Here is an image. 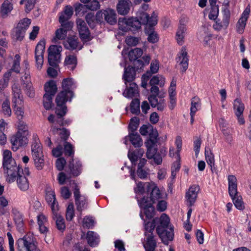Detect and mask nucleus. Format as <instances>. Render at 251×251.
<instances>
[{"instance_id":"nucleus-1","label":"nucleus","mask_w":251,"mask_h":251,"mask_svg":"<svg viewBox=\"0 0 251 251\" xmlns=\"http://www.w3.org/2000/svg\"><path fill=\"white\" fill-rule=\"evenodd\" d=\"M170 223L169 217L166 214H162L160 218H155L151 222H145V243L144 247L145 251H155L157 246L156 241L153 234L156 226V232L163 243L168 245L169 241L174 237V232L172 228L167 230Z\"/></svg>"},{"instance_id":"nucleus-2","label":"nucleus","mask_w":251,"mask_h":251,"mask_svg":"<svg viewBox=\"0 0 251 251\" xmlns=\"http://www.w3.org/2000/svg\"><path fill=\"white\" fill-rule=\"evenodd\" d=\"M2 167L6 181L9 183L14 182L17 177L23 174V169L16 163L12 157L11 152L7 150L3 151Z\"/></svg>"},{"instance_id":"nucleus-3","label":"nucleus","mask_w":251,"mask_h":251,"mask_svg":"<svg viewBox=\"0 0 251 251\" xmlns=\"http://www.w3.org/2000/svg\"><path fill=\"white\" fill-rule=\"evenodd\" d=\"M62 90L56 95L55 102L66 104L67 101H71L74 97L73 89L75 87L72 78H64L62 82Z\"/></svg>"},{"instance_id":"nucleus-4","label":"nucleus","mask_w":251,"mask_h":251,"mask_svg":"<svg viewBox=\"0 0 251 251\" xmlns=\"http://www.w3.org/2000/svg\"><path fill=\"white\" fill-rule=\"evenodd\" d=\"M228 193L236 208L240 210L245 209L244 203L242 197L239 195L237 191V179L234 175L228 176Z\"/></svg>"},{"instance_id":"nucleus-5","label":"nucleus","mask_w":251,"mask_h":251,"mask_svg":"<svg viewBox=\"0 0 251 251\" xmlns=\"http://www.w3.org/2000/svg\"><path fill=\"white\" fill-rule=\"evenodd\" d=\"M31 153L35 167L38 170H41L44 166L45 160L42 147L37 135H33V142L31 145Z\"/></svg>"},{"instance_id":"nucleus-6","label":"nucleus","mask_w":251,"mask_h":251,"mask_svg":"<svg viewBox=\"0 0 251 251\" xmlns=\"http://www.w3.org/2000/svg\"><path fill=\"white\" fill-rule=\"evenodd\" d=\"M18 251H41L35 238L31 233L25 235L16 241Z\"/></svg>"},{"instance_id":"nucleus-7","label":"nucleus","mask_w":251,"mask_h":251,"mask_svg":"<svg viewBox=\"0 0 251 251\" xmlns=\"http://www.w3.org/2000/svg\"><path fill=\"white\" fill-rule=\"evenodd\" d=\"M119 28L125 32L127 31H135L141 28V20L137 17L129 18H119L118 20Z\"/></svg>"},{"instance_id":"nucleus-8","label":"nucleus","mask_w":251,"mask_h":251,"mask_svg":"<svg viewBox=\"0 0 251 251\" xmlns=\"http://www.w3.org/2000/svg\"><path fill=\"white\" fill-rule=\"evenodd\" d=\"M137 17L141 20V25H146L145 29L154 28L157 24V14L154 11L152 12L150 16L145 11H140L137 13Z\"/></svg>"},{"instance_id":"nucleus-9","label":"nucleus","mask_w":251,"mask_h":251,"mask_svg":"<svg viewBox=\"0 0 251 251\" xmlns=\"http://www.w3.org/2000/svg\"><path fill=\"white\" fill-rule=\"evenodd\" d=\"M62 48L61 46L50 45L48 49V62L52 67H56L60 62L61 52Z\"/></svg>"},{"instance_id":"nucleus-10","label":"nucleus","mask_w":251,"mask_h":251,"mask_svg":"<svg viewBox=\"0 0 251 251\" xmlns=\"http://www.w3.org/2000/svg\"><path fill=\"white\" fill-rule=\"evenodd\" d=\"M73 183L75 185L74 195L75 204L77 210L81 213L83 210L87 209L88 205V200L87 197L80 195L79 188L74 181Z\"/></svg>"},{"instance_id":"nucleus-11","label":"nucleus","mask_w":251,"mask_h":251,"mask_svg":"<svg viewBox=\"0 0 251 251\" xmlns=\"http://www.w3.org/2000/svg\"><path fill=\"white\" fill-rule=\"evenodd\" d=\"M77 28L80 38L83 42H87L91 40L90 30L85 22L79 19L76 20Z\"/></svg>"},{"instance_id":"nucleus-12","label":"nucleus","mask_w":251,"mask_h":251,"mask_svg":"<svg viewBox=\"0 0 251 251\" xmlns=\"http://www.w3.org/2000/svg\"><path fill=\"white\" fill-rule=\"evenodd\" d=\"M27 136L21 134L19 132H17L15 134L13 135L10 139L12 151H16L19 147L26 145L28 143Z\"/></svg>"},{"instance_id":"nucleus-13","label":"nucleus","mask_w":251,"mask_h":251,"mask_svg":"<svg viewBox=\"0 0 251 251\" xmlns=\"http://www.w3.org/2000/svg\"><path fill=\"white\" fill-rule=\"evenodd\" d=\"M45 41L44 40H41L38 42L35 48V56L36 66L39 69H41L43 64V55L45 50Z\"/></svg>"},{"instance_id":"nucleus-14","label":"nucleus","mask_w":251,"mask_h":251,"mask_svg":"<svg viewBox=\"0 0 251 251\" xmlns=\"http://www.w3.org/2000/svg\"><path fill=\"white\" fill-rule=\"evenodd\" d=\"M56 106L55 108V113L56 117L54 123L60 126H64L63 117L67 112V107L66 104L62 103L55 102Z\"/></svg>"},{"instance_id":"nucleus-15","label":"nucleus","mask_w":251,"mask_h":251,"mask_svg":"<svg viewBox=\"0 0 251 251\" xmlns=\"http://www.w3.org/2000/svg\"><path fill=\"white\" fill-rule=\"evenodd\" d=\"M177 62L181 66L180 72L184 73L188 68L189 56L185 47H183L180 53L178 54Z\"/></svg>"},{"instance_id":"nucleus-16","label":"nucleus","mask_w":251,"mask_h":251,"mask_svg":"<svg viewBox=\"0 0 251 251\" xmlns=\"http://www.w3.org/2000/svg\"><path fill=\"white\" fill-rule=\"evenodd\" d=\"M233 109L234 113L237 116L238 122L240 125L245 124V120L243 117V112L245 109L244 104L239 99L234 100L233 103Z\"/></svg>"},{"instance_id":"nucleus-17","label":"nucleus","mask_w":251,"mask_h":251,"mask_svg":"<svg viewBox=\"0 0 251 251\" xmlns=\"http://www.w3.org/2000/svg\"><path fill=\"white\" fill-rule=\"evenodd\" d=\"M200 190L198 186L193 185L189 188L186 194V199L188 207H192L195 203Z\"/></svg>"},{"instance_id":"nucleus-18","label":"nucleus","mask_w":251,"mask_h":251,"mask_svg":"<svg viewBox=\"0 0 251 251\" xmlns=\"http://www.w3.org/2000/svg\"><path fill=\"white\" fill-rule=\"evenodd\" d=\"M12 102L14 107L22 105L24 103L23 97L21 89L18 85H14L12 86Z\"/></svg>"},{"instance_id":"nucleus-19","label":"nucleus","mask_w":251,"mask_h":251,"mask_svg":"<svg viewBox=\"0 0 251 251\" xmlns=\"http://www.w3.org/2000/svg\"><path fill=\"white\" fill-rule=\"evenodd\" d=\"M132 3L130 0H119L117 4V11L121 15H127L130 11Z\"/></svg>"},{"instance_id":"nucleus-20","label":"nucleus","mask_w":251,"mask_h":251,"mask_svg":"<svg viewBox=\"0 0 251 251\" xmlns=\"http://www.w3.org/2000/svg\"><path fill=\"white\" fill-rule=\"evenodd\" d=\"M156 98L154 96H149L148 100L153 108H156L159 111H163L166 107L165 100L163 98Z\"/></svg>"},{"instance_id":"nucleus-21","label":"nucleus","mask_w":251,"mask_h":251,"mask_svg":"<svg viewBox=\"0 0 251 251\" xmlns=\"http://www.w3.org/2000/svg\"><path fill=\"white\" fill-rule=\"evenodd\" d=\"M147 191H151L150 198L152 202L154 203L162 198V194L159 189L156 186L148 183Z\"/></svg>"},{"instance_id":"nucleus-22","label":"nucleus","mask_w":251,"mask_h":251,"mask_svg":"<svg viewBox=\"0 0 251 251\" xmlns=\"http://www.w3.org/2000/svg\"><path fill=\"white\" fill-rule=\"evenodd\" d=\"M64 46L66 49L71 50L76 49L80 50L83 47V46L80 44L78 38L76 36L68 37Z\"/></svg>"},{"instance_id":"nucleus-23","label":"nucleus","mask_w":251,"mask_h":251,"mask_svg":"<svg viewBox=\"0 0 251 251\" xmlns=\"http://www.w3.org/2000/svg\"><path fill=\"white\" fill-rule=\"evenodd\" d=\"M136 70L135 67L128 66L125 67L124 73L123 78L125 81V83L127 85V82H131L135 79Z\"/></svg>"},{"instance_id":"nucleus-24","label":"nucleus","mask_w":251,"mask_h":251,"mask_svg":"<svg viewBox=\"0 0 251 251\" xmlns=\"http://www.w3.org/2000/svg\"><path fill=\"white\" fill-rule=\"evenodd\" d=\"M144 152V150L142 149H137L134 151H128V157L131 162L132 167H135L137 161L142 158Z\"/></svg>"},{"instance_id":"nucleus-25","label":"nucleus","mask_w":251,"mask_h":251,"mask_svg":"<svg viewBox=\"0 0 251 251\" xmlns=\"http://www.w3.org/2000/svg\"><path fill=\"white\" fill-rule=\"evenodd\" d=\"M123 95L124 97L130 99L138 96L139 90L137 85L134 82L130 83L128 88L126 86V88L123 92Z\"/></svg>"},{"instance_id":"nucleus-26","label":"nucleus","mask_w":251,"mask_h":251,"mask_svg":"<svg viewBox=\"0 0 251 251\" xmlns=\"http://www.w3.org/2000/svg\"><path fill=\"white\" fill-rule=\"evenodd\" d=\"M205 156L207 163L210 167L212 172H216V169L215 167L214 155L212 153L211 150L208 147H206L205 148Z\"/></svg>"},{"instance_id":"nucleus-27","label":"nucleus","mask_w":251,"mask_h":251,"mask_svg":"<svg viewBox=\"0 0 251 251\" xmlns=\"http://www.w3.org/2000/svg\"><path fill=\"white\" fill-rule=\"evenodd\" d=\"M104 19L105 21L111 25H114L117 23V17L115 11L112 9L104 10Z\"/></svg>"},{"instance_id":"nucleus-28","label":"nucleus","mask_w":251,"mask_h":251,"mask_svg":"<svg viewBox=\"0 0 251 251\" xmlns=\"http://www.w3.org/2000/svg\"><path fill=\"white\" fill-rule=\"evenodd\" d=\"M51 131L54 134H58L60 139L64 142L67 141L70 135L69 131L65 128H57L55 126H52Z\"/></svg>"},{"instance_id":"nucleus-29","label":"nucleus","mask_w":251,"mask_h":251,"mask_svg":"<svg viewBox=\"0 0 251 251\" xmlns=\"http://www.w3.org/2000/svg\"><path fill=\"white\" fill-rule=\"evenodd\" d=\"M13 9V4L8 0H5L2 3L0 8L1 16L5 18L8 14L11 12Z\"/></svg>"},{"instance_id":"nucleus-30","label":"nucleus","mask_w":251,"mask_h":251,"mask_svg":"<svg viewBox=\"0 0 251 251\" xmlns=\"http://www.w3.org/2000/svg\"><path fill=\"white\" fill-rule=\"evenodd\" d=\"M44 89L46 92L45 94L54 96L57 90L56 82L53 80H50L45 83Z\"/></svg>"},{"instance_id":"nucleus-31","label":"nucleus","mask_w":251,"mask_h":251,"mask_svg":"<svg viewBox=\"0 0 251 251\" xmlns=\"http://www.w3.org/2000/svg\"><path fill=\"white\" fill-rule=\"evenodd\" d=\"M21 174L17 177V184L18 188L23 191H26L29 189V183L28 179L25 176Z\"/></svg>"},{"instance_id":"nucleus-32","label":"nucleus","mask_w":251,"mask_h":251,"mask_svg":"<svg viewBox=\"0 0 251 251\" xmlns=\"http://www.w3.org/2000/svg\"><path fill=\"white\" fill-rule=\"evenodd\" d=\"M82 165L79 161L76 162L75 163H74V159L70 162L69 168L70 174L74 176H77L80 175L81 171Z\"/></svg>"},{"instance_id":"nucleus-33","label":"nucleus","mask_w":251,"mask_h":251,"mask_svg":"<svg viewBox=\"0 0 251 251\" xmlns=\"http://www.w3.org/2000/svg\"><path fill=\"white\" fill-rule=\"evenodd\" d=\"M11 212L16 225L18 227L22 228L24 225L23 215L16 208H13Z\"/></svg>"},{"instance_id":"nucleus-34","label":"nucleus","mask_w":251,"mask_h":251,"mask_svg":"<svg viewBox=\"0 0 251 251\" xmlns=\"http://www.w3.org/2000/svg\"><path fill=\"white\" fill-rule=\"evenodd\" d=\"M64 65L68 67L71 70H74L77 64V57L75 55H68L65 57Z\"/></svg>"},{"instance_id":"nucleus-35","label":"nucleus","mask_w":251,"mask_h":251,"mask_svg":"<svg viewBox=\"0 0 251 251\" xmlns=\"http://www.w3.org/2000/svg\"><path fill=\"white\" fill-rule=\"evenodd\" d=\"M129 140L135 148H139L143 145V141L140 135L137 132L129 133Z\"/></svg>"},{"instance_id":"nucleus-36","label":"nucleus","mask_w":251,"mask_h":251,"mask_svg":"<svg viewBox=\"0 0 251 251\" xmlns=\"http://www.w3.org/2000/svg\"><path fill=\"white\" fill-rule=\"evenodd\" d=\"M145 33L148 35V41L151 43H155L158 41L159 36L154 28L145 29Z\"/></svg>"},{"instance_id":"nucleus-37","label":"nucleus","mask_w":251,"mask_h":251,"mask_svg":"<svg viewBox=\"0 0 251 251\" xmlns=\"http://www.w3.org/2000/svg\"><path fill=\"white\" fill-rule=\"evenodd\" d=\"M86 239L88 244L91 247H95L98 244L99 242L97 234L92 231H88Z\"/></svg>"},{"instance_id":"nucleus-38","label":"nucleus","mask_w":251,"mask_h":251,"mask_svg":"<svg viewBox=\"0 0 251 251\" xmlns=\"http://www.w3.org/2000/svg\"><path fill=\"white\" fill-rule=\"evenodd\" d=\"M25 33V31L24 29L17 26L11 35L12 38L16 41H21L23 40Z\"/></svg>"},{"instance_id":"nucleus-39","label":"nucleus","mask_w":251,"mask_h":251,"mask_svg":"<svg viewBox=\"0 0 251 251\" xmlns=\"http://www.w3.org/2000/svg\"><path fill=\"white\" fill-rule=\"evenodd\" d=\"M143 50L140 48H135L131 50L128 53L129 59L131 61H135L140 58L143 54Z\"/></svg>"},{"instance_id":"nucleus-40","label":"nucleus","mask_w":251,"mask_h":251,"mask_svg":"<svg viewBox=\"0 0 251 251\" xmlns=\"http://www.w3.org/2000/svg\"><path fill=\"white\" fill-rule=\"evenodd\" d=\"M17 132L21 134L28 136L29 134L28 126L26 123L23 120L17 121Z\"/></svg>"},{"instance_id":"nucleus-41","label":"nucleus","mask_w":251,"mask_h":251,"mask_svg":"<svg viewBox=\"0 0 251 251\" xmlns=\"http://www.w3.org/2000/svg\"><path fill=\"white\" fill-rule=\"evenodd\" d=\"M165 78L160 75L153 76L150 81L151 86L158 85L160 87H163L165 84Z\"/></svg>"},{"instance_id":"nucleus-42","label":"nucleus","mask_w":251,"mask_h":251,"mask_svg":"<svg viewBox=\"0 0 251 251\" xmlns=\"http://www.w3.org/2000/svg\"><path fill=\"white\" fill-rule=\"evenodd\" d=\"M190 112L196 113L201 108V102L198 97H194L191 99Z\"/></svg>"},{"instance_id":"nucleus-43","label":"nucleus","mask_w":251,"mask_h":251,"mask_svg":"<svg viewBox=\"0 0 251 251\" xmlns=\"http://www.w3.org/2000/svg\"><path fill=\"white\" fill-rule=\"evenodd\" d=\"M148 135H149V138L145 142V144L156 145L157 138L158 135L157 130L152 128V130H151Z\"/></svg>"},{"instance_id":"nucleus-44","label":"nucleus","mask_w":251,"mask_h":251,"mask_svg":"<svg viewBox=\"0 0 251 251\" xmlns=\"http://www.w3.org/2000/svg\"><path fill=\"white\" fill-rule=\"evenodd\" d=\"M139 119L137 117H134L130 119L128 125L129 133L136 132L139 125Z\"/></svg>"},{"instance_id":"nucleus-45","label":"nucleus","mask_w":251,"mask_h":251,"mask_svg":"<svg viewBox=\"0 0 251 251\" xmlns=\"http://www.w3.org/2000/svg\"><path fill=\"white\" fill-rule=\"evenodd\" d=\"M130 110L132 114L138 115L140 111V100L138 99H133L130 103Z\"/></svg>"},{"instance_id":"nucleus-46","label":"nucleus","mask_w":251,"mask_h":251,"mask_svg":"<svg viewBox=\"0 0 251 251\" xmlns=\"http://www.w3.org/2000/svg\"><path fill=\"white\" fill-rule=\"evenodd\" d=\"M52 218L55 221L57 228L60 231L64 230L65 228V225L63 217L59 214L57 216H53Z\"/></svg>"},{"instance_id":"nucleus-47","label":"nucleus","mask_w":251,"mask_h":251,"mask_svg":"<svg viewBox=\"0 0 251 251\" xmlns=\"http://www.w3.org/2000/svg\"><path fill=\"white\" fill-rule=\"evenodd\" d=\"M2 112L5 116L9 117L11 115L12 111L10 106V101L6 99L2 103Z\"/></svg>"},{"instance_id":"nucleus-48","label":"nucleus","mask_w":251,"mask_h":251,"mask_svg":"<svg viewBox=\"0 0 251 251\" xmlns=\"http://www.w3.org/2000/svg\"><path fill=\"white\" fill-rule=\"evenodd\" d=\"M151 86L150 89L151 94L150 96H154L158 98H164L165 97V93L162 90L159 91L158 87L156 85Z\"/></svg>"},{"instance_id":"nucleus-49","label":"nucleus","mask_w":251,"mask_h":251,"mask_svg":"<svg viewBox=\"0 0 251 251\" xmlns=\"http://www.w3.org/2000/svg\"><path fill=\"white\" fill-rule=\"evenodd\" d=\"M230 18V12L228 8H225L223 10V19L222 22L224 28H226L228 26Z\"/></svg>"},{"instance_id":"nucleus-50","label":"nucleus","mask_w":251,"mask_h":251,"mask_svg":"<svg viewBox=\"0 0 251 251\" xmlns=\"http://www.w3.org/2000/svg\"><path fill=\"white\" fill-rule=\"evenodd\" d=\"M46 200L48 204L56 201L55 192L50 188H46Z\"/></svg>"},{"instance_id":"nucleus-51","label":"nucleus","mask_w":251,"mask_h":251,"mask_svg":"<svg viewBox=\"0 0 251 251\" xmlns=\"http://www.w3.org/2000/svg\"><path fill=\"white\" fill-rule=\"evenodd\" d=\"M147 148V157L148 159H152L153 156L157 153V148H155V145L145 144Z\"/></svg>"},{"instance_id":"nucleus-52","label":"nucleus","mask_w":251,"mask_h":251,"mask_svg":"<svg viewBox=\"0 0 251 251\" xmlns=\"http://www.w3.org/2000/svg\"><path fill=\"white\" fill-rule=\"evenodd\" d=\"M53 96L44 94L43 96V105L46 110L50 109L52 105V98Z\"/></svg>"},{"instance_id":"nucleus-53","label":"nucleus","mask_w":251,"mask_h":251,"mask_svg":"<svg viewBox=\"0 0 251 251\" xmlns=\"http://www.w3.org/2000/svg\"><path fill=\"white\" fill-rule=\"evenodd\" d=\"M138 203L140 207L144 209L151 205L153 202L151 200H149L148 198L144 197L141 200H138Z\"/></svg>"},{"instance_id":"nucleus-54","label":"nucleus","mask_w":251,"mask_h":251,"mask_svg":"<svg viewBox=\"0 0 251 251\" xmlns=\"http://www.w3.org/2000/svg\"><path fill=\"white\" fill-rule=\"evenodd\" d=\"M65 155L68 156L73 157L74 151L73 146L69 142L65 141L64 144Z\"/></svg>"},{"instance_id":"nucleus-55","label":"nucleus","mask_w":251,"mask_h":251,"mask_svg":"<svg viewBox=\"0 0 251 251\" xmlns=\"http://www.w3.org/2000/svg\"><path fill=\"white\" fill-rule=\"evenodd\" d=\"M10 76L11 73L7 72L4 75L3 78L0 80V91L7 86Z\"/></svg>"},{"instance_id":"nucleus-56","label":"nucleus","mask_w":251,"mask_h":251,"mask_svg":"<svg viewBox=\"0 0 251 251\" xmlns=\"http://www.w3.org/2000/svg\"><path fill=\"white\" fill-rule=\"evenodd\" d=\"M8 201L3 196L0 197V216L4 215L6 211L5 207L8 205Z\"/></svg>"},{"instance_id":"nucleus-57","label":"nucleus","mask_w":251,"mask_h":251,"mask_svg":"<svg viewBox=\"0 0 251 251\" xmlns=\"http://www.w3.org/2000/svg\"><path fill=\"white\" fill-rule=\"evenodd\" d=\"M85 20L90 27L93 28L96 26V20L94 13H88L85 16Z\"/></svg>"},{"instance_id":"nucleus-58","label":"nucleus","mask_w":251,"mask_h":251,"mask_svg":"<svg viewBox=\"0 0 251 251\" xmlns=\"http://www.w3.org/2000/svg\"><path fill=\"white\" fill-rule=\"evenodd\" d=\"M31 24L30 19L25 18L21 20L17 25L18 27L22 28L23 29H24V31L26 32V30L28 28L29 25Z\"/></svg>"},{"instance_id":"nucleus-59","label":"nucleus","mask_w":251,"mask_h":251,"mask_svg":"<svg viewBox=\"0 0 251 251\" xmlns=\"http://www.w3.org/2000/svg\"><path fill=\"white\" fill-rule=\"evenodd\" d=\"M74 217V206L72 203H70L67 208L66 218L67 220L71 221Z\"/></svg>"},{"instance_id":"nucleus-60","label":"nucleus","mask_w":251,"mask_h":251,"mask_svg":"<svg viewBox=\"0 0 251 251\" xmlns=\"http://www.w3.org/2000/svg\"><path fill=\"white\" fill-rule=\"evenodd\" d=\"M187 22L186 18H181L179 21V25L176 32L185 34L187 31L186 23Z\"/></svg>"},{"instance_id":"nucleus-61","label":"nucleus","mask_w":251,"mask_h":251,"mask_svg":"<svg viewBox=\"0 0 251 251\" xmlns=\"http://www.w3.org/2000/svg\"><path fill=\"white\" fill-rule=\"evenodd\" d=\"M37 0H25V11L29 13L34 8Z\"/></svg>"},{"instance_id":"nucleus-62","label":"nucleus","mask_w":251,"mask_h":251,"mask_svg":"<svg viewBox=\"0 0 251 251\" xmlns=\"http://www.w3.org/2000/svg\"><path fill=\"white\" fill-rule=\"evenodd\" d=\"M246 22L247 21H246L244 18H240L239 20L236 25L237 31L239 33L242 34L244 32L246 25Z\"/></svg>"},{"instance_id":"nucleus-63","label":"nucleus","mask_w":251,"mask_h":251,"mask_svg":"<svg viewBox=\"0 0 251 251\" xmlns=\"http://www.w3.org/2000/svg\"><path fill=\"white\" fill-rule=\"evenodd\" d=\"M219 14V6H214L211 7L210 11L208 17L210 20H216Z\"/></svg>"},{"instance_id":"nucleus-64","label":"nucleus","mask_w":251,"mask_h":251,"mask_svg":"<svg viewBox=\"0 0 251 251\" xmlns=\"http://www.w3.org/2000/svg\"><path fill=\"white\" fill-rule=\"evenodd\" d=\"M67 37V33L63 30V28H59L55 31V36L54 38V40H64Z\"/></svg>"}]
</instances>
